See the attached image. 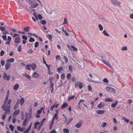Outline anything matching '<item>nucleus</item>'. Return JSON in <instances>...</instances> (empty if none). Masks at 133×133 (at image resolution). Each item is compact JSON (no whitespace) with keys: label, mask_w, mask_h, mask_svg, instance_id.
I'll return each instance as SVG.
<instances>
[{"label":"nucleus","mask_w":133,"mask_h":133,"mask_svg":"<svg viewBox=\"0 0 133 133\" xmlns=\"http://www.w3.org/2000/svg\"><path fill=\"white\" fill-rule=\"evenodd\" d=\"M11 102V100L9 99L8 100L7 103L5 104L4 103L3 105L2 108L3 109L4 111L5 112L10 113V108L11 105L10 104Z\"/></svg>","instance_id":"f257e3e1"},{"label":"nucleus","mask_w":133,"mask_h":133,"mask_svg":"<svg viewBox=\"0 0 133 133\" xmlns=\"http://www.w3.org/2000/svg\"><path fill=\"white\" fill-rule=\"evenodd\" d=\"M36 68V65L35 64H34L28 65L25 67L26 69L29 70H31V69H32L34 71Z\"/></svg>","instance_id":"f03ea898"},{"label":"nucleus","mask_w":133,"mask_h":133,"mask_svg":"<svg viewBox=\"0 0 133 133\" xmlns=\"http://www.w3.org/2000/svg\"><path fill=\"white\" fill-rule=\"evenodd\" d=\"M75 88H77L78 87L80 89H82L83 87V84L80 82H75Z\"/></svg>","instance_id":"7ed1b4c3"},{"label":"nucleus","mask_w":133,"mask_h":133,"mask_svg":"<svg viewBox=\"0 0 133 133\" xmlns=\"http://www.w3.org/2000/svg\"><path fill=\"white\" fill-rule=\"evenodd\" d=\"M112 4L115 6H116L119 5L121 2H118L117 0H111Z\"/></svg>","instance_id":"20e7f679"},{"label":"nucleus","mask_w":133,"mask_h":133,"mask_svg":"<svg viewBox=\"0 0 133 133\" xmlns=\"http://www.w3.org/2000/svg\"><path fill=\"white\" fill-rule=\"evenodd\" d=\"M106 90L107 91L110 92H113L114 93H115V90L111 87H106Z\"/></svg>","instance_id":"39448f33"},{"label":"nucleus","mask_w":133,"mask_h":133,"mask_svg":"<svg viewBox=\"0 0 133 133\" xmlns=\"http://www.w3.org/2000/svg\"><path fill=\"white\" fill-rule=\"evenodd\" d=\"M102 61L103 63L107 66H108L110 69H112V67L109 62H107L105 59H103Z\"/></svg>","instance_id":"423d86ee"},{"label":"nucleus","mask_w":133,"mask_h":133,"mask_svg":"<svg viewBox=\"0 0 133 133\" xmlns=\"http://www.w3.org/2000/svg\"><path fill=\"white\" fill-rule=\"evenodd\" d=\"M4 79H6L7 80L9 81L10 79V77L9 75H8L6 73H4L3 77Z\"/></svg>","instance_id":"0eeeda50"},{"label":"nucleus","mask_w":133,"mask_h":133,"mask_svg":"<svg viewBox=\"0 0 133 133\" xmlns=\"http://www.w3.org/2000/svg\"><path fill=\"white\" fill-rule=\"evenodd\" d=\"M39 76L40 75L36 72H33L32 75V77L36 78H38Z\"/></svg>","instance_id":"6e6552de"},{"label":"nucleus","mask_w":133,"mask_h":133,"mask_svg":"<svg viewBox=\"0 0 133 133\" xmlns=\"http://www.w3.org/2000/svg\"><path fill=\"white\" fill-rule=\"evenodd\" d=\"M83 122L82 121H80L75 125V127L77 128H79L81 127L82 125Z\"/></svg>","instance_id":"1a4fd4ad"},{"label":"nucleus","mask_w":133,"mask_h":133,"mask_svg":"<svg viewBox=\"0 0 133 133\" xmlns=\"http://www.w3.org/2000/svg\"><path fill=\"white\" fill-rule=\"evenodd\" d=\"M20 110H16L14 111L12 114V116L15 117L18 115L20 113Z\"/></svg>","instance_id":"9d476101"},{"label":"nucleus","mask_w":133,"mask_h":133,"mask_svg":"<svg viewBox=\"0 0 133 133\" xmlns=\"http://www.w3.org/2000/svg\"><path fill=\"white\" fill-rule=\"evenodd\" d=\"M21 38L20 37H16L15 39V42L16 43L18 44L20 42Z\"/></svg>","instance_id":"9b49d317"},{"label":"nucleus","mask_w":133,"mask_h":133,"mask_svg":"<svg viewBox=\"0 0 133 133\" xmlns=\"http://www.w3.org/2000/svg\"><path fill=\"white\" fill-rule=\"evenodd\" d=\"M12 39L11 38L10 36H8V37L7 40L8 41H6L5 43L6 44H9L10 45V43L11 42Z\"/></svg>","instance_id":"f8f14e48"},{"label":"nucleus","mask_w":133,"mask_h":133,"mask_svg":"<svg viewBox=\"0 0 133 133\" xmlns=\"http://www.w3.org/2000/svg\"><path fill=\"white\" fill-rule=\"evenodd\" d=\"M11 64L9 62H7L6 63L5 65V68L7 70H8L9 69L11 66Z\"/></svg>","instance_id":"ddd939ff"},{"label":"nucleus","mask_w":133,"mask_h":133,"mask_svg":"<svg viewBox=\"0 0 133 133\" xmlns=\"http://www.w3.org/2000/svg\"><path fill=\"white\" fill-rule=\"evenodd\" d=\"M105 111L104 110H99L96 111V112L98 114H101L104 113Z\"/></svg>","instance_id":"4468645a"},{"label":"nucleus","mask_w":133,"mask_h":133,"mask_svg":"<svg viewBox=\"0 0 133 133\" xmlns=\"http://www.w3.org/2000/svg\"><path fill=\"white\" fill-rule=\"evenodd\" d=\"M20 100L19 99H18V101L15 105L14 107V110H16L17 108L18 107L19 104V101Z\"/></svg>","instance_id":"2eb2a0df"},{"label":"nucleus","mask_w":133,"mask_h":133,"mask_svg":"<svg viewBox=\"0 0 133 133\" xmlns=\"http://www.w3.org/2000/svg\"><path fill=\"white\" fill-rule=\"evenodd\" d=\"M38 5V4L37 3H36L35 4H32L31 5V8H35Z\"/></svg>","instance_id":"dca6fc26"},{"label":"nucleus","mask_w":133,"mask_h":133,"mask_svg":"<svg viewBox=\"0 0 133 133\" xmlns=\"http://www.w3.org/2000/svg\"><path fill=\"white\" fill-rule=\"evenodd\" d=\"M24 128H21L19 126L17 127V129L18 130L21 132H23L24 129Z\"/></svg>","instance_id":"f3484780"},{"label":"nucleus","mask_w":133,"mask_h":133,"mask_svg":"<svg viewBox=\"0 0 133 133\" xmlns=\"http://www.w3.org/2000/svg\"><path fill=\"white\" fill-rule=\"evenodd\" d=\"M63 68L62 67H61L58 68H57V71L60 74L61 73V71H63Z\"/></svg>","instance_id":"a211bd4d"},{"label":"nucleus","mask_w":133,"mask_h":133,"mask_svg":"<svg viewBox=\"0 0 133 133\" xmlns=\"http://www.w3.org/2000/svg\"><path fill=\"white\" fill-rule=\"evenodd\" d=\"M19 85L18 84H17L15 85L14 86V87H13L14 89L16 91L18 89V88H19Z\"/></svg>","instance_id":"6ab92c4d"},{"label":"nucleus","mask_w":133,"mask_h":133,"mask_svg":"<svg viewBox=\"0 0 133 133\" xmlns=\"http://www.w3.org/2000/svg\"><path fill=\"white\" fill-rule=\"evenodd\" d=\"M68 106V104L66 103H64L62 105L61 108L62 109H63Z\"/></svg>","instance_id":"aec40b11"},{"label":"nucleus","mask_w":133,"mask_h":133,"mask_svg":"<svg viewBox=\"0 0 133 133\" xmlns=\"http://www.w3.org/2000/svg\"><path fill=\"white\" fill-rule=\"evenodd\" d=\"M104 104L103 103L101 102L99 104H98L97 106V107L99 108H101L104 106Z\"/></svg>","instance_id":"412c9836"},{"label":"nucleus","mask_w":133,"mask_h":133,"mask_svg":"<svg viewBox=\"0 0 133 133\" xmlns=\"http://www.w3.org/2000/svg\"><path fill=\"white\" fill-rule=\"evenodd\" d=\"M8 114L9 113L5 112H4V113L3 114V116L2 118V119H3V120H4L5 119L6 115V114Z\"/></svg>","instance_id":"4be33fe9"},{"label":"nucleus","mask_w":133,"mask_h":133,"mask_svg":"<svg viewBox=\"0 0 133 133\" xmlns=\"http://www.w3.org/2000/svg\"><path fill=\"white\" fill-rule=\"evenodd\" d=\"M118 101H116L114 103H112L111 104V106L113 108H115L116 107V105L117 104Z\"/></svg>","instance_id":"5701e85b"},{"label":"nucleus","mask_w":133,"mask_h":133,"mask_svg":"<svg viewBox=\"0 0 133 133\" xmlns=\"http://www.w3.org/2000/svg\"><path fill=\"white\" fill-rule=\"evenodd\" d=\"M56 113L55 114L54 116V118L55 119H57L58 118V110H56Z\"/></svg>","instance_id":"b1692460"},{"label":"nucleus","mask_w":133,"mask_h":133,"mask_svg":"<svg viewBox=\"0 0 133 133\" xmlns=\"http://www.w3.org/2000/svg\"><path fill=\"white\" fill-rule=\"evenodd\" d=\"M30 27L29 26H28L26 27H25L24 29V30L25 32H28L29 31Z\"/></svg>","instance_id":"393cba45"},{"label":"nucleus","mask_w":133,"mask_h":133,"mask_svg":"<svg viewBox=\"0 0 133 133\" xmlns=\"http://www.w3.org/2000/svg\"><path fill=\"white\" fill-rule=\"evenodd\" d=\"M24 99L23 98H22L20 100V103L21 105H22L24 103Z\"/></svg>","instance_id":"a878e982"},{"label":"nucleus","mask_w":133,"mask_h":133,"mask_svg":"<svg viewBox=\"0 0 133 133\" xmlns=\"http://www.w3.org/2000/svg\"><path fill=\"white\" fill-rule=\"evenodd\" d=\"M6 61L8 62H14V59L13 58H11L10 59H8Z\"/></svg>","instance_id":"bb28decb"},{"label":"nucleus","mask_w":133,"mask_h":133,"mask_svg":"<svg viewBox=\"0 0 133 133\" xmlns=\"http://www.w3.org/2000/svg\"><path fill=\"white\" fill-rule=\"evenodd\" d=\"M64 132L65 133H69V129L66 128H64L63 129Z\"/></svg>","instance_id":"cd10ccee"},{"label":"nucleus","mask_w":133,"mask_h":133,"mask_svg":"<svg viewBox=\"0 0 133 133\" xmlns=\"http://www.w3.org/2000/svg\"><path fill=\"white\" fill-rule=\"evenodd\" d=\"M40 124V123L39 122H36L34 124V128L36 129L37 128V125H39Z\"/></svg>","instance_id":"c85d7f7f"},{"label":"nucleus","mask_w":133,"mask_h":133,"mask_svg":"<svg viewBox=\"0 0 133 133\" xmlns=\"http://www.w3.org/2000/svg\"><path fill=\"white\" fill-rule=\"evenodd\" d=\"M105 101L106 102H112L113 101V100L109 98H107L105 99Z\"/></svg>","instance_id":"c756f323"},{"label":"nucleus","mask_w":133,"mask_h":133,"mask_svg":"<svg viewBox=\"0 0 133 133\" xmlns=\"http://www.w3.org/2000/svg\"><path fill=\"white\" fill-rule=\"evenodd\" d=\"M27 120L26 119L24 120L23 123V127H25L26 125Z\"/></svg>","instance_id":"7c9ffc66"},{"label":"nucleus","mask_w":133,"mask_h":133,"mask_svg":"<svg viewBox=\"0 0 133 133\" xmlns=\"http://www.w3.org/2000/svg\"><path fill=\"white\" fill-rule=\"evenodd\" d=\"M103 33L104 35L107 36H109V34L107 33V31L106 30H104L103 31Z\"/></svg>","instance_id":"2f4dec72"},{"label":"nucleus","mask_w":133,"mask_h":133,"mask_svg":"<svg viewBox=\"0 0 133 133\" xmlns=\"http://www.w3.org/2000/svg\"><path fill=\"white\" fill-rule=\"evenodd\" d=\"M98 27L100 31H102L103 30V28L102 25L101 24L98 25Z\"/></svg>","instance_id":"473e14b6"},{"label":"nucleus","mask_w":133,"mask_h":133,"mask_svg":"<svg viewBox=\"0 0 133 133\" xmlns=\"http://www.w3.org/2000/svg\"><path fill=\"white\" fill-rule=\"evenodd\" d=\"M13 117L12 119V122L13 123H15L16 120V117L14 116Z\"/></svg>","instance_id":"72a5a7b5"},{"label":"nucleus","mask_w":133,"mask_h":133,"mask_svg":"<svg viewBox=\"0 0 133 133\" xmlns=\"http://www.w3.org/2000/svg\"><path fill=\"white\" fill-rule=\"evenodd\" d=\"M75 97V96H72L69 97L68 98V101H70L72 99H73Z\"/></svg>","instance_id":"f704fd0d"},{"label":"nucleus","mask_w":133,"mask_h":133,"mask_svg":"<svg viewBox=\"0 0 133 133\" xmlns=\"http://www.w3.org/2000/svg\"><path fill=\"white\" fill-rule=\"evenodd\" d=\"M9 128L12 131H13L14 129V127L11 125H10L9 126Z\"/></svg>","instance_id":"c9c22d12"},{"label":"nucleus","mask_w":133,"mask_h":133,"mask_svg":"<svg viewBox=\"0 0 133 133\" xmlns=\"http://www.w3.org/2000/svg\"><path fill=\"white\" fill-rule=\"evenodd\" d=\"M22 50V47L21 45H19L17 48V51L18 52H21Z\"/></svg>","instance_id":"e433bc0d"},{"label":"nucleus","mask_w":133,"mask_h":133,"mask_svg":"<svg viewBox=\"0 0 133 133\" xmlns=\"http://www.w3.org/2000/svg\"><path fill=\"white\" fill-rule=\"evenodd\" d=\"M73 118H72L70 119L68 121L66 124L68 125L73 120Z\"/></svg>","instance_id":"4c0bfd02"},{"label":"nucleus","mask_w":133,"mask_h":133,"mask_svg":"<svg viewBox=\"0 0 133 133\" xmlns=\"http://www.w3.org/2000/svg\"><path fill=\"white\" fill-rule=\"evenodd\" d=\"M62 31L64 32L65 34L66 35V36H68V35H69L68 34V32H67V31H66L64 30V28H62Z\"/></svg>","instance_id":"58836bf2"},{"label":"nucleus","mask_w":133,"mask_h":133,"mask_svg":"<svg viewBox=\"0 0 133 133\" xmlns=\"http://www.w3.org/2000/svg\"><path fill=\"white\" fill-rule=\"evenodd\" d=\"M8 97L9 96H6V98L5 99V100L4 102V103L5 104H6V103H7V101L8 100Z\"/></svg>","instance_id":"ea45409f"},{"label":"nucleus","mask_w":133,"mask_h":133,"mask_svg":"<svg viewBox=\"0 0 133 133\" xmlns=\"http://www.w3.org/2000/svg\"><path fill=\"white\" fill-rule=\"evenodd\" d=\"M73 70V67L72 65H70L69 67V70L71 72H72Z\"/></svg>","instance_id":"a19ab883"},{"label":"nucleus","mask_w":133,"mask_h":133,"mask_svg":"<svg viewBox=\"0 0 133 133\" xmlns=\"http://www.w3.org/2000/svg\"><path fill=\"white\" fill-rule=\"evenodd\" d=\"M85 101V100H84L81 99L79 101L78 103V107L79 108H80V103L82 102H84Z\"/></svg>","instance_id":"79ce46f5"},{"label":"nucleus","mask_w":133,"mask_h":133,"mask_svg":"<svg viewBox=\"0 0 133 133\" xmlns=\"http://www.w3.org/2000/svg\"><path fill=\"white\" fill-rule=\"evenodd\" d=\"M71 77V75L70 74H67L66 76V78L68 79H69Z\"/></svg>","instance_id":"37998d69"},{"label":"nucleus","mask_w":133,"mask_h":133,"mask_svg":"<svg viewBox=\"0 0 133 133\" xmlns=\"http://www.w3.org/2000/svg\"><path fill=\"white\" fill-rule=\"evenodd\" d=\"M24 76L25 77L29 78H31V76H30V75L27 74H25L24 75Z\"/></svg>","instance_id":"c03bdc74"},{"label":"nucleus","mask_w":133,"mask_h":133,"mask_svg":"<svg viewBox=\"0 0 133 133\" xmlns=\"http://www.w3.org/2000/svg\"><path fill=\"white\" fill-rule=\"evenodd\" d=\"M2 38L4 41H6V40L7 37H6V35H3L2 36Z\"/></svg>","instance_id":"a18cd8bd"},{"label":"nucleus","mask_w":133,"mask_h":133,"mask_svg":"<svg viewBox=\"0 0 133 133\" xmlns=\"http://www.w3.org/2000/svg\"><path fill=\"white\" fill-rule=\"evenodd\" d=\"M55 103L54 104V105H52L51 107V108H50V110L51 112L52 111H53L54 108H55Z\"/></svg>","instance_id":"49530a36"},{"label":"nucleus","mask_w":133,"mask_h":133,"mask_svg":"<svg viewBox=\"0 0 133 133\" xmlns=\"http://www.w3.org/2000/svg\"><path fill=\"white\" fill-rule=\"evenodd\" d=\"M33 15L36 18L37 20H38V19L37 18V14L36 12H34L33 13Z\"/></svg>","instance_id":"de8ad7c7"},{"label":"nucleus","mask_w":133,"mask_h":133,"mask_svg":"<svg viewBox=\"0 0 133 133\" xmlns=\"http://www.w3.org/2000/svg\"><path fill=\"white\" fill-rule=\"evenodd\" d=\"M127 50V48L126 46H123L122 48V51Z\"/></svg>","instance_id":"09e8293b"},{"label":"nucleus","mask_w":133,"mask_h":133,"mask_svg":"<svg viewBox=\"0 0 133 133\" xmlns=\"http://www.w3.org/2000/svg\"><path fill=\"white\" fill-rule=\"evenodd\" d=\"M35 41V39L34 38H32V37H30V38L29 40V41L30 42H34Z\"/></svg>","instance_id":"8fccbe9b"},{"label":"nucleus","mask_w":133,"mask_h":133,"mask_svg":"<svg viewBox=\"0 0 133 133\" xmlns=\"http://www.w3.org/2000/svg\"><path fill=\"white\" fill-rule=\"evenodd\" d=\"M56 60H58L60 59L61 58L60 56L58 55H57L56 56Z\"/></svg>","instance_id":"3c124183"},{"label":"nucleus","mask_w":133,"mask_h":133,"mask_svg":"<svg viewBox=\"0 0 133 133\" xmlns=\"http://www.w3.org/2000/svg\"><path fill=\"white\" fill-rule=\"evenodd\" d=\"M64 59L65 61V63H67L68 61V58L66 56H64Z\"/></svg>","instance_id":"603ef678"},{"label":"nucleus","mask_w":133,"mask_h":133,"mask_svg":"<svg viewBox=\"0 0 133 133\" xmlns=\"http://www.w3.org/2000/svg\"><path fill=\"white\" fill-rule=\"evenodd\" d=\"M37 18L38 19V18H39V19H41L42 18V17L40 14H39L38 15V16H37Z\"/></svg>","instance_id":"864d4df0"},{"label":"nucleus","mask_w":133,"mask_h":133,"mask_svg":"<svg viewBox=\"0 0 133 133\" xmlns=\"http://www.w3.org/2000/svg\"><path fill=\"white\" fill-rule=\"evenodd\" d=\"M54 123V122H51L50 125L49 129H51L52 128V127Z\"/></svg>","instance_id":"5fc2aeb1"},{"label":"nucleus","mask_w":133,"mask_h":133,"mask_svg":"<svg viewBox=\"0 0 133 133\" xmlns=\"http://www.w3.org/2000/svg\"><path fill=\"white\" fill-rule=\"evenodd\" d=\"M41 23L43 25L46 24V22L44 20H42Z\"/></svg>","instance_id":"6e6d98bb"},{"label":"nucleus","mask_w":133,"mask_h":133,"mask_svg":"<svg viewBox=\"0 0 133 133\" xmlns=\"http://www.w3.org/2000/svg\"><path fill=\"white\" fill-rule=\"evenodd\" d=\"M5 28L4 27H2L0 26V29L3 31H5Z\"/></svg>","instance_id":"4d7b16f0"},{"label":"nucleus","mask_w":133,"mask_h":133,"mask_svg":"<svg viewBox=\"0 0 133 133\" xmlns=\"http://www.w3.org/2000/svg\"><path fill=\"white\" fill-rule=\"evenodd\" d=\"M65 78V75L64 74H62L61 76V78L62 79H64Z\"/></svg>","instance_id":"13d9d810"},{"label":"nucleus","mask_w":133,"mask_h":133,"mask_svg":"<svg viewBox=\"0 0 133 133\" xmlns=\"http://www.w3.org/2000/svg\"><path fill=\"white\" fill-rule=\"evenodd\" d=\"M71 48L73 49V50L74 51H76L77 50V49L76 48H75L74 46L73 45H71Z\"/></svg>","instance_id":"bf43d9fd"},{"label":"nucleus","mask_w":133,"mask_h":133,"mask_svg":"<svg viewBox=\"0 0 133 133\" xmlns=\"http://www.w3.org/2000/svg\"><path fill=\"white\" fill-rule=\"evenodd\" d=\"M88 89L89 91H92V88L91 87L90 85H88Z\"/></svg>","instance_id":"052dcab7"},{"label":"nucleus","mask_w":133,"mask_h":133,"mask_svg":"<svg viewBox=\"0 0 133 133\" xmlns=\"http://www.w3.org/2000/svg\"><path fill=\"white\" fill-rule=\"evenodd\" d=\"M39 43L38 42H36L35 44V48H37L38 47Z\"/></svg>","instance_id":"680f3d73"},{"label":"nucleus","mask_w":133,"mask_h":133,"mask_svg":"<svg viewBox=\"0 0 133 133\" xmlns=\"http://www.w3.org/2000/svg\"><path fill=\"white\" fill-rule=\"evenodd\" d=\"M5 61L4 60H2L1 61V63L2 66L4 65L5 64Z\"/></svg>","instance_id":"e2e57ef3"},{"label":"nucleus","mask_w":133,"mask_h":133,"mask_svg":"<svg viewBox=\"0 0 133 133\" xmlns=\"http://www.w3.org/2000/svg\"><path fill=\"white\" fill-rule=\"evenodd\" d=\"M22 38L24 39L25 40H27V37L25 36V35H23L22 36Z\"/></svg>","instance_id":"0e129e2a"},{"label":"nucleus","mask_w":133,"mask_h":133,"mask_svg":"<svg viewBox=\"0 0 133 133\" xmlns=\"http://www.w3.org/2000/svg\"><path fill=\"white\" fill-rule=\"evenodd\" d=\"M123 119L127 123H128L129 122V120L125 117L123 118Z\"/></svg>","instance_id":"69168bd1"},{"label":"nucleus","mask_w":133,"mask_h":133,"mask_svg":"<svg viewBox=\"0 0 133 133\" xmlns=\"http://www.w3.org/2000/svg\"><path fill=\"white\" fill-rule=\"evenodd\" d=\"M103 81L104 82L106 83H108V81L107 79L106 78H104L103 79Z\"/></svg>","instance_id":"338daca9"},{"label":"nucleus","mask_w":133,"mask_h":133,"mask_svg":"<svg viewBox=\"0 0 133 133\" xmlns=\"http://www.w3.org/2000/svg\"><path fill=\"white\" fill-rule=\"evenodd\" d=\"M19 36V34H14L13 35V37H17V36Z\"/></svg>","instance_id":"774afa93"}]
</instances>
